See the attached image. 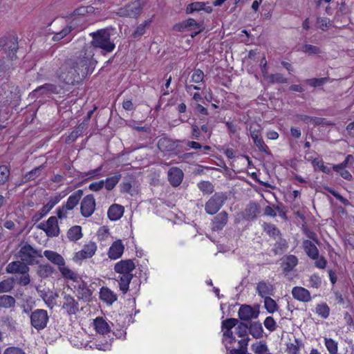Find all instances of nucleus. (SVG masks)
Returning a JSON list of instances; mask_svg holds the SVG:
<instances>
[{
	"instance_id": "58836bf2",
	"label": "nucleus",
	"mask_w": 354,
	"mask_h": 354,
	"mask_svg": "<svg viewBox=\"0 0 354 354\" xmlns=\"http://www.w3.org/2000/svg\"><path fill=\"white\" fill-rule=\"evenodd\" d=\"M312 164L315 169H319L327 174H329L331 172L330 168L325 166L322 160L315 158L313 160Z\"/></svg>"
},
{
	"instance_id": "423d86ee",
	"label": "nucleus",
	"mask_w": 354,
	"mask_h": 354,
	"mask_svg": "<svg viewBox=\"0 0 354 354\" xmlns=\"http://www.w3.org/2000/svg\"><path fill=\"white\" fill-rule=\"evenodd\" d=\"M226 199L227 197L223 193L214 194L205 203V212L211 215L217 213Z\"/></svg>"
},
{
	"instance_id": "e2e57ef3",
	"label": "nucleus",
	"mask_w": 354,
	"mask_h": 354,
	"mask_svg": "<svg viewBox=\"0 0 354 354\" xmlns=\"http://www.w3.org/2000/svg\"><path fill=\"white\" fill-rule=\"evenodd\" d=\"M204 73L201 69H195L192 75V81L194 83H199L203 80Z\"/></svg>"
},
{
	"instance_id": "4d7b16f0",
	"label": "nucleus",
	"mask_w": 354,
	"mask_h": 354,
	"mask_svg": "<svg viewBox=\"0 0 354 354\" xmlns=\"http://www.w3.org/2000/svg\"><path fill=\"white\" fill-rule=\"evenodd\" d=\"M302 51L309 55H315L321 53L319 47L310 44H305L302 46Z\"/></svg>"
},
{
	"instance_id": "b1692460",
	"label": "nucleus",
	"mask_w": 354,
	"mask_h": 354,
	"mask_svg": "<svg viewBox=\"0 0 354 354\" xmlns=\"http://www.w3.org/2000/svg\"><path fill=\"white\" fill-rule=\"evenodd\" d=\"M257 291L259 296L265 299L266 297L273 295L274 288L270 283L262 281L257 283Z\"/></svg>"
},
{
	"instance_id": "c756f323",
	"label": "nucleus",
	"mask_w": 354,
	"mask_h": 354,
	"mask_svg": "<svg viewBox=\"0 0 354 354\" xmlns=\"http://www.w3.org/2000/svg\"><path fill=\"white\" fill-rule=\"evenodd\" d=\"M133 278L132 274H120L118 281L120 290L125 294L129 290V285Z\"/></svg>"
},
{
	"instance_id": "2f4dec72",
	"label": "nucleus",
	"mask_w": 354,
	"mask_h": 354,
	"mask_svg": "<svg viewBox=\"0 0 354 354\" xmlns=\"http://www.w3.org/2000/svg\"><path fill=\"white\" fill-rule=\"evenodd\" d=\"M94 325L97 333L106 334L110 331V328L107 322L102 317H97L94 320Z\"/></svg>"
},
{
	"instance_id": "3c124183",
	"label": "nucleus",
	"mask_w": 354,
	"mask_h": 354,
	"mask_svg": "<svg viewBox=\"0 0 354 354\" xmlns=\"http://www.w3.org/2000/svg\"><path fill=\"white\" fill-rule=\"evenodd\" d=\"M316 313L323 318H327L329 315L330 309L327 304H318L316 307Z\"/></svg>"
},
{
	"instance_id": "09e8293b",
	"label": "nucleus",
	"mask_w": 354,
	"mask_h": 354,
	"mask_svg": "<svg viewBox=\"0 0 354 354\" xmlns=\"http://www.w3.org/2000/svg\"><path fill=\"white\" fill-rule=\"evenodd\" d=\"M267 79H268L269 82L272 84H281L287 82V79L284 77L283 75L281 73H275L267 75Z\"/></svg>"
},
{
	"instance_id": "7ed1b4c3",
	"label": "nucleus",
	"mask_w": 354,
	"mask_h": 354,
	"mask_svg": "<svg viewBox=\"0 0 354 354\" xmlns=\"http://www.w3.org/2000/svg\"><path fill=\"white\" fill-rule=\"evenodd\" d=\"M19 100L20 95L17 86L10 83H3L0 86V101L3 105L12 103L17 105Z\"/></svg>"
},
{
	"instance_id": "7c9ffc66",
	"label": "nucleus",
	"mask_w": 354,
	"mask_h": 354,
	"mask_svg": "<svg viewBox=\"0 0 354 354\" xmlns=\"http://www.w3.org/2000/svg\"><path fill=\"white\" fill-rule=\"evenodd\" d=\"M298 263L297 258L294 255L288 256L282 263L283 270L289 272L293 270Z\"/></svg>"
},
{
	"instance_id": "338daca9",
	"label": "nucleus",
	"mask_w": 354,
	"mask_h": 354,
	"mask_svg": "<svg viewBox=\"0 0 354 354\" xmlns=\"http://www.w3.org/2000/svg\"><path fill=\"white\" fill-rule=\"evenodd\" d=\"M265 327L270 331H273L276 329V322L272 317H268L264 321Z\"/></svg>"
},
{
	"instance_id": "1a4fd4ad",
	"label": "nucleus",
	"mask_w": 354,
	"mask_h": 354,
	"mask_svg": "<svg viewBox=\"0 0 354 354\" xmlns=\"http://www.w3.org/2000/svg\"><path fill=\"white\" fill-rule=\"evenodd\" d=\"M142 10V7L140 2L136 1L120 8L119 14L122 17L135 18L140 15Z\"/></svg>"
},
{
	"instance_id": "37998d69",
	"label": "nucleus",
	"mask_w": 354,
	"mask_h": 354,
	"mask_svg": "<svg viewBox=\"0 0 354 354\" xmlns=\"http://www.w3.org/2000/svg\"><path fill=\"white\" fill-rule=\"evenodd\" d=\"M151 23L150 20L145 21L143 24H140L134 30L132 36L134 39H139L142 35L145 33L146 26H149Z\"/></svg>"
},
{
	"instance_id": "412c9836",
	"label": "nucleus",
	"mask_w": 354,
	"mask_h": 354,
	"mask_svg": "<svg viewBox=\"0 0 354 354\" xmlns=\"http://www.w3.org/2000/svg\"><path fill=\"white\" fill-rule=\"evenodd\" d=\"M303 248L307 256L312 259H317L319 250L317 246L310 240H304L302 243Z\"/></svg>"
},
{
	"instance_id": "4be33fe9",
	"label": "nucleus",
	"mask_w": 354,
	"mask_h": 354,
	"mask_svg": "<svg viewBox=\"0 0 354 354\" xmlns=\"http://www.w3.org/2000/svg\"><path fill=\"white\" fill-rule=\"evenodd\" d=\"M57 93V86L52 84H45L37 87L32 91V95L39 97L40 95H48L51 93Z\"/></svg>"
},
{
	"instance_id": "bb28decb",
	"label": "nucleus",
	"mask_w": 354,
	"mask_h": 354,
	"mask_svg": "<svg viewBox=\"0 0 354 354\" xmlns=\"http://www.w3.org/2000/svg\"><path fill=\"white\" fill-rule=\"evenodd\" d=\"M77 294L79 299H82L86 301L91 299L92 292L83 281L78 285Z\"/></svg>"
},
{
	"instance_id": "0e129e2a",
	"label": "nucleus",
	"mask_w": 354,
	"mask_h": 354,
	"mask_svg": "<svg viewBox=\"0 0 354 354\" xmlns=\"http://www.w3.org/2000/svg\"><path fill=\"white\" fill-rule=\"evenodd\" d=\"M261 128L259 124H253L250 127V133L252 139L261 137Z\"/></svg>"
},
{
	"instance_id": "dca6fc26",
	"label": "nucleus",
	"mask_w": 354,
	"mask_h": 354,
	"mask_svg": "<svg viewBox=\"0 0 354 354\" xmlns=\"http://www.w3.org/2000/svg\"><path fill=\"white\" fill-rule=\"evenodd\" d=\"M228 221V214L225 211H223L217 214L212 220V229L214 231L221 230L227 224Z\"/></svg>"
},
{
	"instance_id": "a19ab883",
	"label": "nucleus",
	"mask_w": 354,
	"mask_h": 354,
	"mask_svg": "<svg viewBox=\"0 0 354 354\" xmlns=\"http://www.w3.org/2000/svg\"><path fill=\"white\" fill-rule=\"evenodd\" d=\"M325 345L328 351L330 354H336L338 351L337 342L331 338H324Z\"/></svg>"
},
{
	"instance_id": "0eeeda50",
	"label": "nucleus",
	"mask_w": 354,
	"mask_h": 354,
	"mask_svg": "<svg viewBox=\"0 0 354 354\" xmlns=\"http://www.w3.org/2000/svg\"><path fill=\"white\" fill-rule=\"evenodd\" d=\"M83 196V191L78 189L73 192L68 198L66 203L62 208L57 210V216L59 218L66 217L68 210H72L79 203Z\"/></svg>"
},
{
	"instance_id": "cd10ccee",
	"label": "nucleus",
	"mask_w": 354,
	"mask_h": 354,
	"mask_svg": "<svg viewBox=\"0 0 354 354\" xmlns=\"http://www.w3.org/2000/svg\"><path fill=\"white\" fill-rule=\"evenodd\" d=\"M100 297L102 300L104 301L109 304H112L117 300L116 295L106 287H102L100 289Z\"/></svg>"
},
{
	"instance_id": "ddd939ff",
	"label": "nucleus",
	"mask_w": 354,
	"mask_h": 354,
	"mask_svg": "<svg viewBox=\"0 0 354 354\" xmlns=\"http://www.w3.org/2000/svg\"><path fill=\"white\" fill-rule=\"evenodd\" d=\"M62 308L68 315H75L79 310V304L73 297L70 295H64L63 297Z\"/></svg>"
},
{
	"instance_id": "aec40b11",
	"label": "nucleus",
	"mask_w": 354,
	"mask_h": 354,
	"mask_svg": "<svg viewBox=\"0 0 354 354\" xmlns=\"http://www.w3.org/2000/svg\"><path fill=\"white\" fill-rule=\"evenodd\" d=\"M96 245L93 242H90L85 245L84 248L76 253L75 258L77 259H83L91 257L96 251Z\"/></svg>"
},
{
	"instance_id": "6e6d98bb",
	"label": "nucleus",
	"mask_w": 354,
	"mask_h": 354,
	"mask_svg": "<svg viewBox=\"0 0 354 354\" xmlns=\"http://www.w3.org/2000/svg\"><path fill=\"white\" fill-rule=\"evenodd\" d=\"M354 161V158L353 157L352 155H348L345 160L340 164H338V165H335L333 167L334 171H339L342 169H345V167L348 165V164H352Z\"/></svg>"
},
{
	"instance_id": "2eb2a0df",
	"label": "nucleus",
	"mask_w": 354,
	"mask_h": 354,
	"mask_svg": "<svg viewBox=\"0 0 354 354\" xmlns=\"http://www.w3.org/2000/svg\"><path fill=\"white\" fill-rule=\"evenodd\" d=\"M135 269V264L132 260H122L115 265L114 270L120 274H131Z\"/></svg>"
},
{
	"instance_id": "c85d7f7f",
	"label": "nucleus",
	"mask_w": 354,
	"mask_h": 354,
	"mask_svg": "<svg viewBox=\"0 0 354 354\" xmlns=\"http://www.w3.org/2000/svg\"><path fill=\"white\" fill-rule=\"evenodd\" d=\"M86 129V124L84 122L80 124L78 127L73 130L66 138V143L70 144L76 140L81 136L84 131Z\"/></svg>"
},
{
	"instance_id": "a878e982",
	"label": "nucleus",
	"mask_w": 354,
	"mask_h": 354,
	"mask_svg": "<svg viewBox=\"0 0 354 354\" xmlns=\"http://www.w3.org/2000/svg\"><path fill=\"white\" fill-rule=\"evenodd\" d=\"M44 255L53 263L57 265L59 268L65 265V261L62 255L56 252L51 250H45Z\"/></svg>"
},
{
	"instance_id": "ea45409f",
	"label": "nucleus",
	"mask_w": 354,
	"mask_h": 354,
	"mask_svg": "<svg viewBox=\"0 0 354 354\" xmlns=\"http://www.w3.org/2000/svg\"><path fill=\"white\" fill-rule=\"evenodd\" d=\"M120 178V174H115L111 177L107 178L104 181L106 189L107 190H111L118 183Z\"/></svg>"
},
{
	"instance_id": "603ef678",
	"label": "nucleus",
	"mask_w": 354,
	"mask_h": 354,
	"mask_svg": "<svg viewBox=\"0 0 354 354\" xmlns=\"http://www.w3.org/2000/svg\"><path fill=\"white\" fill-rule=\"evenodd\" d=\"M94 10L95 9L93 6H82L75 9L73 12V15L84 16L86 14L93 13Z\"/></svg>"
},
{
	"instance_id": "bf43d9fd",
	"label": "nucleus",
	"mask_w": 354,
	"mask_h": 354,
	"mask_svg": "<svg viewBox=\"0 0 354 354\" xmlns=\"http://www.w3.org/2000/svg\"><path fill=\"white\" fill-rule=\"evenodd\" d=\"M238 322V319L235 318L226 319L222 322V328L223 329H232Z\"/></svg>"
},
{
	"instance_id": "6ab92c4d",
	"label": "nucleus",
	"mask_w": 354,
	"mask_h": 354,
	"mask_svg": "<svg viewBox=\"0 0 354 354\" xmlns=\"http://www.w3.org/2000/svg\"><path fill=\"white\" fill-rule=\"evenodd\" d=\"M168 178L174 187H177L182 183L183 172L179 168L172 167L168 171Z\"/></svg>"
},
{
	"instance_id": "864d4df0",
	"label": "nucleus",
	"mask_w": 354,
	"mask_h": 354,
	"mask_svg": "<svg viewBox=\"0 0 354 354\" xmlns=\"http://www.w3.org/2000/svg\"><path fill=\"white\" fill-rule=\"evenodd\" d=\"M304 120H308V121L312 122L315 124H317V125L322 124V125L330 126V125L334 124L332 122L326 121L324 118H316V117L313 118V117H309V116H305Z\"/></svg>"
},
{
	"instance_id": "4468645a",
	"label": "nucleus",
	"mask_w": 354,
	"mask_h": 354,
	"mask_svg": "<svg viewBox=\"0 0 354 354\" xmlns=\"http://www.w3.org/2000/svg\"><path fill=\"white\" fill-rule=\"evenodd\" d=\"M196 28H199V24L192 18L176 24L173 27L174 30L178 32L195 30Z\"/></svg>"
},
{
	"instance_id": "4c0bfd02",
	"label": "nucleus",
	"mask_w": 354,
	"mask_h": 354,
	"mask_svg": "<svg viewBox=\"0 0 354 354\" xmlns=\"http://www.w3.org/2000/svg\"><path fill=\"white\" fill-rule=\"evenodd\" d=\"M59 196H55L50 198V200L41 208V217L50 212L53 207L59 201Z\"/></svg>"
},
{
	"instance_id": "680f3d73",
	"label": "nucleus",
	"mask_w": 354,
	"mask_h": 354,
	"mask_svg": "<svg viewBox=\"0 0 354 354\" xmlns=\"http://www.w3.org/2000/svg\"><path fill=\"white\" fill-rule=\"evenodd\" d=\"M252 349L256 354H264L268 351L267 346L261 343L253 344Z\"/></svg>"
},
{
	"instance_id": "9d476101",
	"label": "nucleus",
	"mask_w": 354,
	"mask_h": 354,
	"mask_svg": "<svg viewBox=\"0 0 354 354\" xmlns=\"http://www.w3.org/2000/svg\"><path fill=\"white\" fill-rule=\"evenodd\" d=\"M95 209V201L91 194L86 196L81 202L80 210L84 217L91 216Z\"/></svg>"
},
{
	"instance_id": "13d9d810",
	"label": "nucleus",
	"mask_w": 354,
	"mask_h": 354,
	"mask_svg": "<svg viewBox=\"0 0 354 354\" xmlns=\"http://www.w3.org/2000/svg\"><path fill=\"white\" fill-rule=\"evenodd\" d=\"M264 230L271 236L275 237L279 234V230L272 224L265 223Z\"/></svg>"
},
{
	"instance_id": "f257e3e1",
	"label": "nucleus",
	"mask_w": 354,
	"mask_h": 354,
	"mask_svg": "<svg viewBox=\"0 0 354 354\" xmlns=\"http://www.w3.org/2000/svg\"><path fill=\"white\" fill-rule=\"evenodd\" d=\"M89 60L86 57H77L65 60L56 71L57 77L60 82L73 85L88 73Z\"/></svg>"
},
{
	"instance_id": "774afa93",
	"label": "nucleus",
	"mask_w": 354,
	"mask_h": 354,
	"mask_svg": "<svg viewBox=\"0 0 354 354\" xmlns=\"http://www.w3.org/2000/svg\"><path fill=\"white\" fill-rule=\"evenodd\" d=\"M3 354H25V352L21 348L11 346L7 348Z\"/></svg>"
},
{
	"instance_id": "c03bdc74",
	"label": "nucleus",
	"mask_w": 354,
	"mask_h": 354,
	"mask_svg": "<svg viewBox=\"0 0 354 354\" xmlns=\"http://www.w3.org/2000/svg\"><path fill=\"white\" fill-rule=\"evenodd\" d=\"M74 28L71 25H68L65 28H64L60 32H57L53 37V41H59L66 35H68L72 30Z\"/></svg>"
},
{
	"instance_id": "5fc2aeb1",
	"label": "nucleus",
	"mask_w": 354,
	"mask_h": 354,
	"mask_svg": "<svg viewBox=\"0 0 354 354\" xmlns=\"http://www.w3.org/2000/svg\"><path fill=\"white\" fill-rule=\"evenodd\" d=\"M328 77L312 78L306 80V82L313 87H317L324 84L328 81Z\"/></svg>"
},
{
	"instance_id": "8fccbe9b",
	"label": "nucleus",
	"mask_w": 354,
	"mask_h": 354,
	"mask_svg": "<svg viewBox=\"0 0 354 354\" xmlns=\"http://www.w3.org/2000/svg\"><path fill=\"white\" fill-rule=\"evenodd\" d=\"M10 176V169L6 165L0 166V185H4Z\"/></svg>"
},
{
	"instance_id": "e433bc0d",
	"label": "nucleus",
	"mask_w": 354,
	"mask_h": 354,
	"mask_svg": "<svg viewBox=\"0 0 354 354\" xmlns=\"http://www.w3.org/2000/svg\"><path fill=\"white\" fill-rule=\"evenodd\" d=\"M67 236L71 241H77L80 239L82 236L81 227L79 225L72 227L68 231Z\"/></svg>"
},
{
	"instance_id": "f03ea898",
	"label": "nucleus",
	"mask_w": 354,
	"mask_h": 354,
	"mask_svg": "<svg viewBox=\"0 0 354 354\" xmlns=\"http://www.w3.org/2000/svg\"><path fill=\"white\" fill-rule=\"evenodd\" d=\"M93 40L91 45L94 48H100L104 53L112 52L115 45L111 40V33L108 29H100L96 32L90 33Z\"/></svg>"
},
{
	"instance_id": "79ce46f5",
	"label": "nucleus",
	"mask_w": 354,
	"mask_h": 354,
	"mask_svg": "<svg viewBox=\"0 0 354 354\" xmlns=\"http://www.w3.org/2000/svg\"><path fill=\"white\" fill-rule=\"evenodd\" d=\"M198 187L204 194H210L214 190V185L209 181H202L198 184Z\"/></svg>"
},
{
	"instance_id": "052dcab7",
	"label": "nucleus",
	"mask_w": 354,
	"mask_h": 354,
	"mask_svg": "<svg viewBox=\"0 0 354 354\" xmlns=\"http://www.w3.org/2000/svg\"><path fill=\"white\" fill-rule=\"evenodd\" d=\"M236 334L241 337H245L248 335V326L243 323H240L236 328Z\"/></svg>"
},
{
	"instance_id": "49530a36",
	"label": "nucleus",
	"mask_w": 354,
	"mask_h": 354,
	"mask_svg": "<svg viewBox=\"0 0 354 354\" xmlns=\"http://www.w3.org/2000/svg\"><path fill=\"white\" fill-rule=\"evenodd\" d=\"M14 288L13 280L7 279L0 282V293L11 291Z\"/></svg>"
},
{
	"instance_id": "a18cd8bd",
	"label": "nucleus",
	"mask_w": 354,
	"mask_h": 354,
	"mask_svg": "<svg viewBox=\"0 0 354 354\" xmlns=\"http://www.w3.org/2000/svg\"><path fill=\"white\" fill-rule=\"evenodd\" d=\"M264 306L270 313H273L277 310L276 301L270 297H266L264 299Z\"/></svg>"
},
{
	"instance_id": "a211bd4d",
	"label": "nucleus",
	"mask_w": 354,
	"mask_h": 354,
	"mask_svg": "<svg viewBox=\"0 0 354 354\" xmlns=\"http://www.w3.org/2000/svg\"><path fill=\"white\" fill-rule=\"evenodd\" d=\"M124 249V246L120 239L114 241L109 250V257L111 259L120 258L123 254Z\"/></svg>"
},
{
	"instance_id": "c9c22d12",
	"label": "nucleus",
	"mask_w": 354,
	"mask_h": 354,
	"mask_svg": "<svg viewBox=\"0 0 354 354\" xmlns=\"http://www.w3.org/2000/svg\"><path fill=\"white\" fill-rule=\"evenodd\" d=\"M59 270L64 278L71 279L73 281H77L79 279L78 274L68 268L62 266L59 268Z\"/></svg>"
},
{
	"instance_id": "393cba45",
	"label": "nucleus",
	"mask_w": 354,
	"mask_h": 354,
	"mask_svg": "<svg viewBox=\"0 0 354 354\" xmlns=\"http://www.w3.org/2000/svg\"><path fill=\"white\" fill-rule=\"evenodd\" d=\"M124 210L123 206L118 204H113L109 208L107 214L109 219L111 221H117L122 216Z\"/></svg>"
},
{
	"instance_id": "f8f14e48",
	"label": "nucleus",
	"mask_w": 354,
	"mask_h": 354,
	"mask_svg": "<svg viewBox=\"0 0 354 354\" xmlns=\"http://www.w3.org/2000/svg\"><path fill=\"white\" fill-rule=\"evenodd\" d=\"M26 262L21 261H12L8 264L6 270L10 274H21L29 272L30 268Z\"/></svg>"
},
{
	"instance_id": "f3484780",
	"label": "nucleus",
	"mask_w": 354,
	"mask_h": 354,
	"mask_svg": "<svg viewBox=\"0 0 354 354\" xmlns=\"http://www.w3.org/2000/svg\"><path fill=\"white\" fill-rule=\"evenodd\" d=\"M292 295L295 299L302 302H308L311 300L310 292L303 287H294L292 290Z\"/></svg>"
},
{
	"instance_id": "5701e85b",
	"label": "nucleus",
	"mask_w": 354,
	"mask_h": 354,
	"mask_svg": "<svg viewBox=\"0 0 354 354\" xmlns=\"http://www.w3.org/2000/svg\"><path fill=\"white\" fill-rule=\"evenodd\" d=\"M260 213V206L255 202H250L245 209L244 218L246 220H252L257 218Z\"/></svg>"
},
{
	"instance_id": "f704fd0d",
	"label": "nucleus",
	"mask_w": 354,
	"mask_h": 354,
	"mask_svg": "<svg viewBox=\"0 0 354 354\" xmlns=\"http://www.w3.org/2000/svg\"><path fill=\"white\" fill-rule=\"evenodd\" d=\"M248 330L250 331V333L254 338H260L262 337L263 330L261 323H259V322L251 323L250 327H248Z\"/></svg>"
},
{
	"instance_id": "39448f33",
	"label": "nucleus",
	"mask_w": 354,
	"mask_h": 354,
	"mask_svg": "<svg viewBox=\"0 0 354 354\" xmlns=\"http://www.w3.org/2000/svg\"><path fill=\"white\" fill-rule=\"evenodd\" d=\"M30 325L37 331L44 329L48 324L49 316L44 309H36L30 315Z\"/></svg>"
},
{
	"instance_id": "de8ad7c7",
	"label": "nucleus",
	"mask_w": 354,
	"mask_h": 354,
	"mask_svg": "<svg viewBox=\"0 0 354 354\" xmlns=\"http://www.w3.org/2000/svg\"><path fill=\"white\" fill-rule=\"evenodd\" d=\"M205 3L204 2H194L189 4L186 8L187 13H192L196 11H200L205 9Z\"/></svg>"
},
{
	"instance_id": "72a5a7b5",
	"label": "nucleus",
	"mask_w": 354,
	"mask_h": 354,
	"mask_svg": "<svg viewBox=\"0 0 354 354\" xmlns=\"http://www.w3.org/2000/svg\"><path fill=\"white\" fill-rule=\"evenodd\" d=\"M16 304L15 299L8 295H0V307L3 308H10L15 307Z\"/></svg>"
},
{
	"instance_id": "20e7f679",
	"label": "nucleus",
	"mask_w": 354,
	"mask_h": 354,
	"mask_svg": "<svg viewBox=\"0 0 354 354\" xmlns=\"http://www.w3.org/2000/svg\"><path fill=\"white\" fill-rule=\"evenodd\" d=\"M17 257L24 262L28 265H34L38 263L37 257H42L40 251L32 248L26 242H21L19 245V250Z\"/></svg>"
},
{
	"instance_id": "69168bd1",
	"label": "nucleus",
	"mask_w": 354,
	"mask_h": 354,
	"mask_svg": "<svg viewBox=\"0 0 354 354\" xmlns=\"http://www.w3.org/2000/svg\"><path fill=\"white\" fill-rule=\"evenodd\" d=\"M255 145L259 148V149L261 151L268 152V146L264 143L261 136L257 137L256 139H252Z\"/></svg>"
},
{
	"instance_id": "473e14b6",
	"label": "nucleus",
	"mask_w": 354,
	"mask_h": 354,
	"mask_svg": "<svg viewBox=\"0 0 354 354\" xmlns=\"http://www.w3.org/2000/svg\"><path fill=\"white\" fill-rule=\"evenodd\" d=\"M54 268L49 264H41L38 266L37 274L41 278H47L54 272Z\"/></svg>"
},
{
	"instance_id": "9b49d317",
	"label": "nucleus",
	"mask_w": 354,
	"mask_h": 354,
	"mask_svg": "<svg viewBox=\"0 0 354 354\" xmlns=\"http://www.w3.org/2000/svg\"><path fill=\"white\" fill-rule=\"evenodd\" d=\"M239 317L241 320L250 321L256 319L259 315V307L252 308L249 305H242L238 312Z\"/></svg>"
},
{
	"instance_id": "6e6552de",
	"label": "nucleus",
	"mask_w": 354,
	"mask_h": 354,
	"mask_svg": "<svg viewBox=\"0 0 354 354\" xmlns=\"http://www.w3.org/2000/svg\"><path fill=\"white\" fill-rule=\"evenodd\" d=\"M37 227L44 230L50 237L57 236L59 234L57 219L55 216H50L46 223H40Z\"/></svg>"
}]
</instances>
